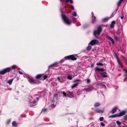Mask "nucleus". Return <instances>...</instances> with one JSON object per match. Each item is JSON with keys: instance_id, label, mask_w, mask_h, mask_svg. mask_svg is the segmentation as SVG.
Instances as JSON below:
<instances>
[{"instance_id": "aec40b11", "label": "nucleus", "mask_w": 127, "mask_h": 127, "mask_svg": "<svg viewBox=\"0 0 127 127\" xmlns=\"http://www.w3.org/2000/svg\"><path fill=\"white\" fill-rule=\"evenodd\" d=\"M106 74V72L101 73H100V74L102 77H107V75Z\"/></svg>"}, {"instance_id": "6e6552de", "label": "nucleus", "mask_w": 127, "mask_h": 127, "mask_svg": "<svg viewBox=\"0 0 127 127\" xmlns=\"http://www.w3.org/2000/svg\"><path fill=\"white\" fill-rule=\"evenodd\" d=\"M66 77L64 76L63 77H57V80L61 83H63L65 81V79Z\"/></svg>"}, {"instance_id": "7ed1b4c3", "label": "nucleus", "mask_w": 127, "mask_h": 127, "mask_svg": "<svg viewBox=\"0 0 127 127\" xmlns=\"http://www.w3.org/2000/svg\"><path fill=\"white\" fill-rule=\"evenodd\" d=\"M62 93L63 96H64L65 97L66 96H68L70 98L72 97L74 95V94L73 93L70 92L69 91H68L66 94L64 92H62L61 94Z\"/></svg>"}, {"instance_id": "412c9836", "label": "nucleus", "mask_w": 127, "mask_h": 127, "mask_svg": "<svg viewBox=\"0 0 127 127\" xmlns=\"http://www.w3.org/2000/svg\"><path fill=\"white\" fill-rule=\"evenodd\" d=\"M14 79V78H12V79L9 80L8 81H7V82L9 85H11L12 84L13 81Z\"/></svg>"}, {"instance_id": "37998d69", "label": "nucleus", "mask_w": 127, "mask_h": 127, "mask_svg": "<svg viewBox=\"0 0 127 127\" xmlns=\"http://www.w3.org/2000/svg\"><path fill=\"white\" fill-rule=\"evenodd\" d=\"M116 123L119 125H120L121 124V123L119 121H117Z\"/></svg>"}, {"instance_id": "5fc2aeb1", "label": "nucleus", "mask_w": 127, "mask_h": 127, "mask_svg": "<svg viewBox=\"0 0 127 127\" xmlns=\"http://www.w3.org/2000/svg\"><path fill=\"white\" fill-rule=\"evenodd\" d=\"M94 66V65L93 64H92L91 65V66L92 67H93Z\"/></svg>"}, {"instance_id": "f704fd0d", "label": "nucleus", "mask_w": 127, "mask_h": 127, "mask_svg": "<svg viewBox=\"0 0 127 127\" xmlns=\"http://www.w3.org/2000/svg\"><path fill=\"white\" fill-rule=\"evenodd\" d=\"M125 72V75L127 76V69H124Z\"/></svg>"}, {"instance_id": "9b49d317", "label": "nucleus", "mask_w": 127, "mask_h": 127, "mask_svg": "<svg viewBox=\"0 0 127 127\" xmlns=\"http://www.w3.org/2000/svg\"><path fill=\"white\" fill-rule=\"evenodd\" d=\"M93 89V87L92 86H90L89 87L87 88H85L83 90V92H87L88 91H90L92 90Z\"/></svg>"}, {"instance_id": "49530a36", "label": "nucleus", "mask_w": 127, "mask_h": 127, "mask_svg": "<svg viewBox=\"0 0 127 127\" xmlns=\"http://www.w3.org/2000/svg\"><path fill=\"white\" fill-rule=\"evenodd\" d=\"M55 83L54 82H52L51 84V86H54Z\"/></svg>"}, {"instance_id": "6e6d98bb", "label": "nucleus", "mask_w": 127, "mask_h": 127, "mask_svg": "<svg viewBox=\"0 0 127 127\" xmlns=\"http://www.w3.org/2000/svg\"><path fill=\"white\" fill-rule=\"evenodd\" d=\"M39 98H36V100H39Z\"/></svg>"}, {"instance_id": "58836bf2", "label": "nucleus", "mask_w": 127, "mask_h": 127, "mask_svg": "<svg viewBox=\"0 0 127 127\" xmlns=\"http://www.w3.org/2000/svg\"><path fill=\"white\" fill-rule=\"evenodd\" d=\"M85 81L87 82V83H89L90 82V80L89 79H87Z\"/></svg>"}, {"instance_id": "c03bdc74", "label": "nucleus", "mask_w": 127, "mask_h": 127, "mask_svg": "<svg viewBox=\"0 0 127 127\" xmlns=\"http://www.w3.org/2000/svg\"><path fill=\"white\" fill-rule=\"evenodd\" d=\"M71 8L73 10H74V8L73 6L72 5H71Z\"/></svg>"}, {"instance_id": "bf43d9fd", "label": "nucleus", "mask_w": 127, "mask_h": 127, "mask_svg": "<svg viewBox=\"0 0 127 127\" xmlns=\"http://www.w3.org/2000/svg\"><path fill=\"white\" fill-rule=\"evenodd\" d=\"M79 25H77V26H79Z\"/></svg>"}, {"instance_id": "ea45409f", "label": "nucleus", "mask_w": 127, "mask_h": 127, "mask_svg": "<svg viewBox=\"0 0 127 127\" xmlns=\"http://www.w3.org/2000/svg\"><path fill=\"white\" fill-rule=\"evenodd\" d=\"M48 76L46 75H44L43 76V79L44 80H45L47 77Z\"/></svg>"}, {"instance_id": "c756f323", "label": "nucleus", "mask_w": 127, "mask_h": 127, "mask_svg": "<svg viewBox=\"0 0 127 127\" xmlns=\"http://www.w3.org/2000/svg\"><path fill=\"white\" fill-rule=\"evenodd\" d=\"M92 46H89L87 47V50H90L91 49Z\"/></svg>"}, {"instance_id": "8fccbe9b", "label": "nucleus", "mask_w": 127, "mask_h": 127, "mask_svg": "<svg viewBox=\"0 0 127 127\" xmlns=\"http://www.w3.org/2000/svg\"><path fill=\"white\" fill-rule=\"evenodd\" d=\"M123 59H124V60H125V61H124V62H125L127 61L126 60V58L125 57H124Z\"/></svg>"}, {"instance_id": "7c9ffc66", "label": "nucleus", "mask_w": 127, "mask_h": 127, "mask_svg": "<svg viewBox=\"0 0 127 127\" xmlns=\"http://www.w3.org/2000/svg\"><path fill=\"white\" fill-rule=\"evenodd\" d=\"M71 15L74 17H76L77 15V14L76 12L74 11L72 14Z\"/></svg>"}, {"instance_id": "e433bc0d", "label": "nucleus", "mask_w": 127, "mask_h": 127, "mask_svg": "<svg viewBox=\"0 0 127 127\" xmlns=\"http://www.w3.org/2000/svg\"><path fill=\"white\" fill-rule=\"evenodd\" d=\"M104 119V118L103 117H100L99 118V120L101 121H103Z\"/></svg>"}, {"instance_id": "20e7f679", "label": "nucleus", "mask_w": 127, "mask_h": 127, "mask_svg": "<svg viewBox=\"0 0 127 127\" xmlns=\"http://www.w3.org/2000/svg\"><path fill=\"white\" fill-rule=\"evenodd\" d=\"M11 70V67L6 68L0 71V74L1 75L4 74L7 72H9Z\"/></svg>"}, {"instance_id": "9d476101", "label": "nucleus", "mask_w": 127, "mask_h": 127, "mask_svg": "<svg viewBox=\"0 0 127 127\" xmlns=\"http://www.w3.org/2000/svg\"><path fill=\"white\" fill-rule=\"evenodd\" d=\"M104 108L99 109L97 108L95 110V112L97 113H102L104 112Z\"/></svg>"}, {"instance_id": "a18cd8bd", "label": "nucleus", "mask_w": 127, "mask_h": 127, "mask_svg": "<svg viewBox=\"0 0 127 127\" xmlns=\"http://www.w3.org/2000/svg\"><path fill=\"white\" fill-rule=\"evenodd\" d=\"M124 119H125V120H126L127 119V116H125L124 117Z\"/></svg>"}, {"instance_id": "b1692460", "label": "nucleus", "mask_w": 127, "mask_h": 127, "mask_svg": "<svg viewBox=\"0 0 127 127\" xmlns=\"http://www.w3.org/2000/svg\"><path fill=\"white\" fill-rule=\"evenodd\" d=\"M115 24V22L114 21H113L111 23L110 25V27L111 28H113L114 27V25Z\"/></svg>"}, {"instance_id": "603ef678", "label": "nucleus", "mask_w": 127, "mask_h": 127, "mask_svg": "<svg viewBox=\"0 0 127 127\" xmlns=\"http://www.w3.org/2000/svg\"><path fill=\"white\" fill-rule=\"evenodd\" d=\"M60 0V1L62 2H64V0Z\"/></svg>"}, {"instance_id": "f8f14e48", "label": "nucleus", "mask_w": 127, "mask_h": 127, "mask_svg": "<svg viewBox=\"0 0 127 127\" xmlns=\"http://www.w3.org/2000/svg\"><path fill=\"white\" fill-rule=\"evenodd\" d=\"M106 38L108 40H109L111 41L113 44H114L115 42L114 40L112 37H110L108 35H107Z\"/></svg>"}, {"instance_id": "a19ab883", "label": "nucleus", "mask_w": 127, "mask_h": 127, "mask_svg": "<svg viewBox=\"0 0 127 127\" xmlns=\"http://www.w3.org/2000/svg\"><path fill=\"white\" fill-rule=\"evenodd\" d=\"M100 125L102 127H104L105 126V125L103 123L101 122L100 123Z\"/></svg>"}, {"instance_id": "f257e3e1", "label": "nucleus", "mask_w": 127, "mask_h": 127, "mask_svg": "<svg viewBox=\"0 0 127 127\" xmlns=\"http://www.w3.org/2000/svg\"><path fill=\"white\" fill-rule=\"evenodd\" d=\"M61 11L62 13L61 15L62 17L64 23L67 25H70L72 22L71 20H70L68 17L66 16L65 15L63 14V11L61 9Z\"/></svg>"}, {"instance_id": "de8ad7c7", "label": "nucleus", "mask_w": 127, "mask_h": 127, "mask_svg": "<svg viewBox=\"0 0 127 127\" xmlns=\"http://www.w3.org/2000/svg\"><path fill=\"white\" fill-rule=\"evenodd\" d=\"M114 38L116 40H117L118 39L117 36H115Z\"/></svg>"}, {"instance_id": "393cba45", "label": "nucleus", "mask_w": 127, "mask_h": 127, "mask_svg": "<svg viewBox=\"0 0 127 127\" xmlns=\"http://www.w3.org/2000/svg\"><path fill=\"white\" fill-rule=\"evenodd\" d=\"M110 19V18L108 17L105 18L102 20V21L103 22H106L107 21Z\"/></svg>"}, {"instance_id": "79ce46f5", "label": "nucleus", "mask_w": 127, "mask_h": 127, "mask_svg": "<svg viewBox=\"0 0 127 127\" xmlns=\"http://www.w3.org/2000/svg\"><path fill=\"white\" fill-rule=\"evenodd\" d=\"M51 106L52 107V108L54 107L55 106V105L54 104H52L51 105Z\"/></svg>"}, {"instance_id": "dca6fc26", "label": "nucleus", "mask_w": 127, "mask_h": 127, "mask_svg": "<svg viewBox=\"0 0 127 127\" xmlns=\"http://www.w3.org/2000/svg\"><path fill=\"white\" fill-rule=\"evenodd\" d=\"M91 14L92 15V17L93 18V19L92 20V23H94L95 21L96 18L94 16V13L93 12H92Z\"/></svg>"}, {"instance_id": "13d9d810", "label": "nucleus", "mask_w": 127, "mask_h": 127, "mask_svg": "<svg viewBox=\"0 0 127 127\" xmlns=\"http://www.w3.org/2000/svg\"><path fill=\"white\" fill-rule=\"evenodd\" d=\"M62 60H61L60 61V62H61V61H62Z\"/></svg>"}, {"instance_id": "39448f33", "label": "nucleus", "mask_w": 127, "mask_h": 127, "mask_svg": "<svg viewBox=\"0 0 127 127\" xmlns=\"http://www.w3.org/2000/svg\"><path fill=\"white\" fill-rule=\"evenodd\" d=\"M76 55H72L65 57L64 59L66 60H75L77 59L75 57Z\"/></svg>"}, {"instance_id": "f3484780", "label": "nucleus", "mask_w": 127, "mask_h": 127, "mask_svg": "<svg viewBox=\"0 0 127 127\" xmlns=\"http://www.w3.org/2000/svg\"><path fill=\"white\" fill-rule=\"evenodd\" d=\"M59 63L58 62H56L54 64L51 65L49 66V68H52L53 67H56L57 66V64Z\"/></svg>"}, {"instance_id": "cd10ccee", "label": "nucleus", "mask_w": 127, "mask_h": 127, "mask_svg": "<svg viewBox=\"0 0 127 127\" xmlns=\"http://www.w3.org/2000/svg\"><path fill=\"white\" fill-rule=\"evenodd\" d=\"M42 76V74H38L37 75L36 77V79H39L41 78Z\"/></svg>"}, {"instance_id": "a878e982", "label": "nucleus", "mask_w": 127, "mask_h": 127, "mask_svg": "<svg viewBox=\"0 0 127 127\" xmlns=\"http://www.w3.org/2000/svg\"><path fill=\"white\" fill-rule=\"evenodd\" d=\"M79 84L78 82H76L75 84H73L72 86V88L73 89L76 87Z\"/></svg>"}, {"instance_id": "a211bd4d", "label": "nucleus", "mask_w": 127, "mask_h": 127, "mask_svg": "<svg viewBox=\"0 0 127 127\" xmlns=\"http://www.w3.org/2000/svg\"><path fill=\"white\" fill-rule=\"evenodd\" d=\"M118 107H115L113 108L111 111L112 113H115L118 109Z\"/></svg>"}, {"instance_id": "4d7b16f0", "label": "nucleus", "mask_w": 127, "mask_h": 127, "mask_svg": "<svg viewBox=\"0 0 127 127\" xmlns=\"http://www.w3.org/2000/svg\"><path fill=\"white\" fill-rule=\"evenodd\" d=\"M30 97H31V98H32V96H30Z\"/></svg>"}, {"instance_id": "6ab92c4d", "label": "nucleus", "mask_w": 127, "mask_h": 127, "mask_svg": "<svg viewBox=\"0 0 127 127\" xmlns=\"http://www.w3.org/2000/svg\"><path fill=\"white\" fill-rule=\"evenodd\" d=\"M117 59L119 64L121 67H123V65L122 63L120 61L118 57L117 58Z\"/></svg>"}, {"instance_id": "4468645a", "label": "nucleus", "mask_w": 127, "mask_h": 127, "mask_svg": "<svg viewBox=\"0 0 127 127\" xmlns=\"http://www.w3.org/2000/svg\"><path fill=\"white\" fill-rule=\"evenodd\" d=\"M74 76L75 75L74 74V75H73L72 74H69L67 75V79H68L69 80H71Z\"/></svg>"}, {"instance_id": "72a5a7b5", "label": "nucleus", "mask_w": 127, "mask_h": 127, "mask_svg": "<svg viewBox=\"0 0 127 127\" xmlns=\"http://www.w3.org/2000/svg\"><path fill=\"white\" fill-rule=\"evenodd\" d=\"M96 65L98 66H103V64L101 63H97L96 64Z\"/></svg>"}, {"instance_id": "09e8293b", "label": "nucleus", "mask_w": 127, "mask_h": 127, "mask_svg": "<svg viewBox=\"0 0 127 127\" xmlns=\"http://www.w3.org/2000/svg\"><path fill=\"white\" fill-rule=\"evenodd\" d=\"M19 73L20 74H23V73L21 72L20 71H18Z\"/></svg>"}, {"instance_id": "3c124183", "label": "nucleus", "mask_w": 127, "mask_h": 127, "mask_svg": "<svg viewBox=\"0 0 127 127\" xmlns=\"http://www.w3.org/2000/svg\"><path fill=\"white\" fill-rule=\"evenodd\" d=\"M124 18V16L123 15H122L121 17V19H122Z\"/></svg>"}, {"instance_id": "bb28decb", "label": "nucleus", "mask_w": 127, "mask_h": 127, "mask_svg": "<svg viewBox=\"0 0 127 127\" xmlns=\"http://www.w3.org/2000/svg\"><path fill=\"white\" fill-rule=\"evenodd\" d=\"M95 70L97 71H104V69L103 68H96L95 69Z\"/></svg>"}, {"instance_id": "f03ea898", "label": "nucleus", "mask_w": 127, "mask_h": 127, "mask_svg": "<svg viewBox=\"0 0 127 127\" xmlns=\"http://www.w3.org/2000/svg\"><path fill=\"white\" fill-rule=\"evenodd\" d=\"M101 28L100 26L98 27L97 30H94V35L96 38H98V35L101 32Z\"/></svg>"}, {"instance_id": "864d4df0", "label": "nucleus", "mask_w": 127, "mask_h": 127, "mask_svg": "<svg viewBox=\"0 0 127 127\" xmlns=\"http://www.w3.org/2000/svg\"><path fill=\"white\" fill-rule=\"evenodd\" d=\"M102 86H103L105 88H106V86L104 85H102Z\"/></svg>"}, {"instance_id": "423d86ee", "label": "nucleus", "mask_w": 127, "mask_h": 127, "mask_svg": "<svg viewBox=\"0 0 127 127\" xmlns=\"http://www.w3.org/2000/svg\"><path fill=\"white\" fill-rule=\"evenodd\" d=\"M28 81L31 84H38L40 82L38 81L34 80L33 78H29Z\"/></svg>"}, {"instance_id": "ddd939ff", "label": "nucleus", "mask_w": 127, "mask_h": 127, "mask_svg": "<svg viewBox=\"0 0 127 127\" xmlns=\"http://www.w3.org/2000/svg\"><path fill=\"white\" fill-rule=\"evenodd\" d=\"M29 101L30 102L29 104L30 107L34 106L36 105V102L35 100H34L33 102H31V101Z\"/></svg>"}, {"instance_id": "473e14b6", "label": "nucleus", "mask_w": 127, "mask_h": 127, "mask_svg": "<svg viewBox=\"0 0 127 127\" xmlns=\"http://www.w3.org/2000/svg\"><path fill=\"white\" fill-rule=\"evenodd\" d=\"M75 81L78 82L79 83H81L82 82V81L79 79H77L75 80Z\"/></svg>"}, {"instance_id": "5701e85b", "label": "nucleus", "mask_w": 127, "mask_h": 127, "mask_svg": "<svg viewBox=\"0 0 127 127\" xmlns=\"http://www.w3.org/2000/svg\"><path fill=\"white\" fill-rule=\"evenodd\" d=\"M101 105L99 103L96 102L94 104V106L96 108L99 106Z\"/></svg>"}, {"instance_id": "2f4dec72", "label": "nucleus", "mask_w": 127, "mask_h": 127, "mask_svg": "<svg viewBox=\"0 0 127 127\" xmlns=\"http://www.w3.org/2000/svg\"><path fill=\"white\" fill-rule=\"evenodd\" d=\"M66 2H69L71 3H73V1L72 0H66Z\"/></svg>"}, {"instance_id": "4c0bfd02", "label": "nucleus", "mask_w": 127, "mask_h": 127, "mask_svg": "<svg viewBox=\"0 0 127 127\" xmlns=\"http://www.w3.org/2000/svg\"><path fill=\"white\" fill-rule=\"evenodd\" d=\"M47 109L46 108L43 109L41 111V112H45L47 111Z\"/></svg>"}, {"instance_id": "4be33fe9", "label": "nucleus", "mask_w": 127, "mask_h": 127, "mask_svg": "<svg viewBox=\"0 0 127 127\" xmlns=\"http://www.w3.org/2000/svg\"><path fill=\"white\" fill-rule=\"evenodd\" d=\"M125 0H120L118 2V6L119 7L121 5V3L124 2Z\"/></svg>"}, {"instance_id": "c85d7f7f", "label": "nucleus", "mask_w": 127, "mask_h": 127, "mask_svg": "<svg viewBox=\"0 0 127 127\" xmlns=\"http://www.w3.org/2000/svg\"><path fill=\"white\" fill-rule=\"evenodd\" d=\"M12 125L13 126L16 127L17 126V124L15 121H13L12 123Z\"/></svg>"}, {"instance_id": "1a4fd4ad", "label": "nucleus", "mask_w": 127, "mask_h": 127, "mask_svg": "<svg viewBox=\"0 0 127 127\" xmlns=\"http://www.w3.org/2000/svg\"><path fill=\"white\" fill-rule=\"evenodd\" d=\"M98 41L96 40H92L89 43V45H95L98 43Z\"/></svg>"}, {"instance_id": "0eeeda50", "label": "nucleus", "mask_w": 127, "mask_h": 127, "mask_svg": "<svg viewBox=\"0 0 127 127\" xmlns=\"http://www.w3.org/2000/svg\"><path fill=\"white\" fill-rule=\"evenodd\" d=\"M126 113L125 111H123L120 113L117 114H115L113 115L110 116V117H120L121 116H123L125 115Z\"/></svg>"}, {"instance_id": "c9c22d12", "label": "nucleus", "mask_w": 127, "mask_h": 127, "mask_svg": "<svg viewBox=\"0 0 127 127\" xmlns=\"http://www.w3.org/2000/svg\"><path fill=\"white\" fill-rule=\"evenodd\" d=\"M17 67V66L15 65H13L12 66V68L13 69H15Z\"/></svg>"}, {"instance_id": "2eb2a0df", "label": "nucleus", "mask_w": 127, "mask_h": 127, "mask_svg": "<svg viewBox=\"0 0 127 127\" xmlns=\"http://www.w3.org/2000/svg\"><path fill=\"white\" fill-rule=\"evenodd\" d=\"M58 94H57V95H54V98L53 99L51 100V102H55V100H57L58 99V97L57 96H58Z\"/></svg>"}]
</instances>
